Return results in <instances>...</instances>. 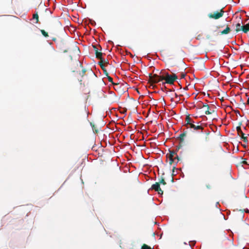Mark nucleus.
Listing matches in <instances>:
<instances>
[{"label": "nucleus", "mask_w": 249, "mask_h": 249, "mask_svg": "<svg viewBox=\"0 0 249 249\" xmlns=\"http://www.w3.org/2000/svg\"><path fill=\"white\" fill-rule=\"evenodd\" d=\"M159 184H162L163 185H165L166 184V182L164 180V178H162L159 181Z\"/></svg>", "instance_id": "obj_23"}, {"label": "nucleus", "mask_w": 249, "mask_h": 249, "mask_svg": "<svg viewBox=\"0 0 249 249\" xmlns=\"http://www.w3.org/2000/svg\"><path fill=\"white\" fill-rule=\"evenodd\" d=\"M243 146L244 147H246V145L245 144H243Z\"/></svg>", "instance_id": "obj_34"}, {"label": "nucleus", "mask_w": 249, "mask_h": 249, "mask_svg": "<svg viewBox=\"0 0 249 249\" xmlns=\"http://www.w3.org/2000/svg\"><path fill=\"white\" fill-rule=\"evenodd\" d=\"M33 18L36 20V22H35L36 23H37L38 22L39 19H38V15L37 12H36V13H35L33 15Z\"/></svg>", "instance_id": "obj_17"}, {"label": "nucleus", "mask_w": 249, "mask_h": 249, "mask_svg": "<svg viewBox=\"0 0 249 249\" xmlns=\"http://www.w3.org/2000/svg\"><path fill=\"white\" fill-rule=\"evenodd\" d=\"M186 136V132H184L181 134H180L179 136L180 137L184 138Z\"/></svg>", "instance_id": "obj_25"}, {"label": "nucleus", "mask_w": 249, "mask_h": 249, "mask_svg": "<svg viewBox=\"0 0 249 249\" xmlns=\"http://www.w3.org/2000/svg\"><path fill=\"white\" fill-rule=\"evenodd\" d=\"M242 163L244 164H248V163H247V161H246V160H244L243 161H242Z\"/></svg>", "instance_id": "obj_28"}, {"label": "nucleus", "mask_w": 249, "mask_h": 249, "mask_svg": "<svg viewBox=\"0 0 249 249\" xmlns=\"http://www.w3.org/2000/svg\"><path fill=\"white\" fill-rule=\"evenodd\" d=\"M206 187L208 189H211V186L210 184L206 185Z\"/></svg>", "instance_id": "obj_29"}, {"label": "nucleus", "mask_w": 249, "mask_h": 249, "mask_svg": "<svg viewBox=\"0 0 249 249\" xmlns=\"http://www.w3.org/2000/svg\"><path fill=\"white\" fill-rule=\"evenodd\" d=\"M171 182H174V178L173 177H172V178H171Z\"/></svg>", "instance_id": "obj_33"}, {"label": "nucleus", "mask_w": 249, "mask_h": 249, "mask_svg": "<svg viewBox=\"0 0 249 249\" xmlns=\"http://www.w3.org/2000/svg\"><path fill=\"white\" fill-rule=\"evenodd\" d=\"M185 122H186V124L187 125H189V126L191 124L194 123V122H192V119L189 115L186 116L185 119Z\"/></svg>", "instance_id": "obj_14"}, {"label": "nucleus", "mask_w": 249, "mask_h": 249, "mask_svg": "<svg viewBox=\"0 0 249 249\" xmlns=\"http://www.w3.org/2000/svg\"><path fill=\"white\" fill-rule=\"evenodd\" d=\"M151 188L154 190L155 191L158 192L159 194L162 195L163 193V191L161 189L160 187V184L159 182H156L155 184L152 185Z\"/></svg>", "instance_id": "obj_8"}, {"label": "nucleus", "mask_w": 249, "mask_h": 249, "mask_svg": "<svg viewBox=\"0 0 249 249\" xmlns=\"http://www.w3.org/2000/svg\"><path fill=\"white\" fill-rule=\"evenodd\" d=\"M80 75L82 77V79L80 80L81 84H82V82L83 81L84 83L86 82L88 83L90 80V79L92 77H93L95 76L94 72L91 70H86L85 69H83L82 71V72L80 73Z\"/></svg>", "instance_id": "obj_2"}, {"label": "nucleus", "mask_w": 249, "mask_h": 249, "mask_svg": "<svg viewBox=\"0 0 249 249\" xmlns=\"http://www.w3.org/2000/svg\"><path fill=\"white\" fill-rule=\"evenodd\" d=\"M199 123H197L196 125L193 124H191L189 127L191 128H193L194 130H201V132H202L204 128L198 124Z\"/></svg>", "instance_id": "obj_9"}, {"label": "nucleus", "mask_w": 249, "mask_h": 249, "mask_svg": "<svg viewBox=\"0 0 249 249\" xmlns=\"http://www.w3.org/2000/svg\"><path fill=\"white\" fill-rule=\"evenodd\" d=\"M98 64L100 66L101 68L105 71V70H106L104 69V60L103 59L102 60H100V61L98 62Z\"/></svg>", "instance_id": "obj_18"}, {"label": "nucleus", "mask_w": 249, "mask_h": 249, "mask_svg": "<svg viewBox=\"0 0 249 249\" xmlns=\"http://www.w3.org/2000/svg\"><path fill=\"white\" fill-rule=\"evenodd\" d=\"M198 107L199 108H203L206 115L212 114L215 112L214 110L210 108L208 104H204L202 102L198 104Z\"/></svg>", "instance_id": "obj_4"}, {"label": "nucleus", "mask_w": 249, "mask_h": 249, "mask_svg": "<svg viewBox=\"0 0 249 249\" xmlns=\"http://www.w3.org/2000/svg\"><path fill=\"white\" fill-rule=\"evenodd\" d=\"M167 159L169 160V163L170 165H172L174 163H177L180 160V159L176 151H169V153L166 155Z\"/></svg>", "instance_id": "obj_3"}, {"label": "nucleus", "mask_w": 249, "mask_h": 249, "mask_svg": "<svg viewBox=\"0 0 249 249\" xmlns=\"http://www.w3.org/2000/svg\"><path fill=\"white\" fill-rule=\"evenodd\" d=\"M92 47H93V48L94 50V51H95V50H98V48H97V47H96L95 45H92Z\"/></svg>", "instance_id": "obj_27"}, {"label": "nucleus", "mask_w": 249, "mask_h": 249, "mask_svg": "<svg viewBox=\"0 0 249 249\" xmlns=\"http://www.w3.org/2000/svg\"><path fill=\"white\" fill-rule=\"evenodd\" d=\"M175 96H176V97H177V96H178V95H177V93H175Z\"/></svg>", "instance_id": "obj_35"}, {"label": "nucleus", "mask_w": 249, "mask_h": 249, "mask_svg": "<svg viewBox=\"0 0 249 249\" xmlns=\"http://www.w3.org/2000/svg\"><path fill=\"white\" fill-rule=\"evenodd\" d=\"M114 89L120 93H122L124 92V85L119 83H113Z\"/></svg>", "instance_id": "obj_7"}, {"label": "nucleus", "mask_w": 249, "mask_h": 249, "mask_svg": "<svg viewBox=\"0 0 249 249\" xmlns=\"http://www.w3.org/2000/svg\"><path fill=\"white\" fill-rule=\"evenodd\" d=\"M142 249H152L150 247L146 244H143L142 247Z\"/></svg>", "instance_id": "obj_22"}, {"label": "nucleus", "mask_w": 249, "mask_h": 249, "mask_svg": "<svg viewBox=\"0 0 249 249\" xmlns=\"http://www.w3.org/2000/svg\"><path fill=\"white\" fill-rule=\"evenodd\" d=\"M224 13V11L223 9H221L219 12L216 11L213 13H210L208 15V17L211 18H213L215 19H219L221 18Z\"/></svg>", "instance_id": "obj_5"}, {"label": "nucleus", "mask_w": 249, "mask_h": 249, "mask_svg": "<svg viewBox=\"0 0 249 249\" xmlns=\"http://www.w3.org/2000/svg\"><path fill=\"white\" fill-rule=\"evenodd\" d=\"M231 28L228 26H227L226 29L221 31L220 33L221 35H227L228 34L231 32Z\"/></svg>", "instance_id": "obj_11"}, {"label": "nucleus", "mask_w": 249, "mask_h": 249, "mask_svg": "<svg viewBox=\"0 0 249 249\" xmlns=\"http://www.w3.org/2000/svg\"><path fill=\"white\" fill-rule=\"evenodd\" d=\"M186 76V74L184 73H181L180 75L181 78H184Z\"/></svg>", "instance_id": "obj_26"}, {"label": "nucleus", "mask_w": 249, "mask_h": 249, "mask_svg": "<svg viewBox=\"0 0 249 249\" xmlns=\"http://www.w3.org/2000/svg\"><path fill=\"white\" fill-rule=\"evenodd\" d=\"M59 49L63 53H67L68 52V47L66 42L61 40L57 43Z\"/></svg>", "instance_id": "obj_6"}, {"label": "nucleus", "mask_w": 249, "mask_h": 249, "mask_svg": "<svg viewBox=\"0 0 249 249\" xmlns=\"http://www.w3.org/2000/svg\"><path fill=\"white\" fill-rule=\"evenodd\" d=\"M240 19V22H238V23L236 24L235 25V27H236V29H235V32L236 33H238L241 31L242 30V26L243 25H241V24H242V20H241V17H240L239 18Z\"/></svg>", "instance_id": "obj_10"}, {"label": "nucleus", "mask_w": 249, "mask_h": 249, "mask_svg": "<svg viewBox=\"0 0 249 249\" xmlns=\"http://www.w3.org/2000/svg\"><path fill=\"white\" fill-rule=\"evenodd\" d=\"M243 12L244 13H246V11H243Z\"/></svg>", "instance_id": "obj_36"}, {"label": "nucleus", "mask_w": 249, "mask_h": 249, "mask_svg": "<svg viewBox=\"0 0 249 249\" xmlns=\"http://www.w3.org/2000/svg\"><path fill=\"white\" fill-rule=\"evenodd\" d=\"M90 125L92 128L93 132L96 133H97L98 132V129H97L96 126L95 125V124H94L92 123H90Z\"/></svg>", "instance_id": "obj_15"}, {"label": "nucleus", "mask_w": 249, "mask_h": 249, "mask_svg": "<svg viewBox=\"0 0 249 249\" xmlns=\"http://www.w3.org/2000/svg\"><path fill=\"white\" fill-rule=\"evenodd\" d=\"M104 63L108 64H109V62H108V61H104Z\"/></svg>", "instance_id": "obj_30"}, {"label": "nucleus", "mask_w": 249, "mask_h": 249, "mask_svg": "<svg viewBox=\"0 0 249 249\" xmlns=\"http://www.w3.org/2000/svg\"><path fill=\"white\" fill-rule=\"evenodd\" d=\"M41 34H42V35L43 36H44L45 37H48L49 36V35H48V34L47 32H46L45 30H41Z\"/></svg>", "instance_id": "obj_19"}, {"label": "nucleus", "mask_w": 249, "mask_h": 249, "mask_svg": "<svg viewBox=\"0 0 249 249\" xmlns=\"http://www.w3.org/2000/svg\"><path fill=\"white\" fill-rule=\"evenodd\" d=\"M241 139L243 140L244 142L247 144L248 143V138L247 136H243V137H241Z\"/></svg>", "instance_id": "obj_21"}, {"label": "nucleus", "mask_w": 249, "mask_h": 249, "mask_svg": "<svg viewBox=\"0 0 249 249\" xmlns=\"http://www.w3.org/2000/svg\"><path fill=\"white\" fill-rule=\"evenodd\" d=\"M177 79L178 76L176 74L173 73L172 74H170L165 71L162 70L160 71L159 75L157 74L153 75L151 73H149L148 81L153 84L165 80L164 83L172 85Z\"/></svg>", "instance_id": "obj_1"}, {"label": "nucleus", "mask_w": 249, "mask_h": 249, "mask_svg": "<svg viewBox=\"0 0 249 249\" xmlns=\"http://www.w3.org/2000/svg\"><path fill=\"white\" fill-rule=\"evenodd\" d=\"M236 130L238 133V135L241 137H243L245 135L244 133L242 132L240 126H237Z\"/></svg>", "instance_id": "obj_13"}, {"label": "nucleus", "mask_w": 249, "mask_h": 249, "mask_svg": "<svg viewBox=\"0 0 249 249\" xmlns=\"http://www.w3.org/2000/svg\"><path fill=\"white\" fill-rule=\"evenodd\" d=\"M95 53V55H96V57L97 58L100 59V60H102L103 59H102V55H103L102 53L99 52L98 51V50H96Z\"/></svg>", "instance_id": "obj_12"}, {"label": "nucleus", "mask_w": 249, "mask_h": 249, "mask_svg": "<svg viewBox=\"0 0 249 249\" xmlns=\"http://www.w3.org/2000/svg\"><path fill=\"white\" fill-rule=\"evenodd\" d=\"M105 72L106 73V75L107 76V79L109 82H111L112 84L113 85V79L110 76H108V74L106 70H105Z\"/></svg>", "instance_id": "obj_16"}, {"label": "nucleus", "mask_w": 249, "mask_h": 249, "mask_svg": "<svg viewBox=\"0 0 249 249\" xmlns=\"http://www.w3.org/2000/svg\"><path fill=\"white\" fill-rule=\"evenodd\" d=\"M182 144H179L178 145L176 146V150L175 151H176V153L177 154V152L179 150V149L182 146Z\"/></svg>", "instance_id": "obj_24"}, {"label": "nucleus", "mask_w": 249, "mask_h": 249, "mask_svg": "<svg viewBox=\"0 0 249 249\" xmlns=\"http://www.w3.org/2000/svg\"><path fill=\"white\" fill-rule=\"evenodd\" d=\"M247 105H249V98L248 99V100L247 102Z\"/></svg>", "instance_id": "obj_32"}, {"label": "nucleus", "mask_w": 249, "mask_h": 249, "mask_svg": "<svg viewBox=\"0 0 249 249\" xmlns=\"http://www.w3.org/2000/svg\"><path fill=\"white\" fill-rule=\"evenodd\" d=\"M180 141L179 144H182V145L184 144V138L180 137V136H178V138Z\"/></svg>", "instance_id": "obj_20"}, {"label": "nucleus", "mask_w": 249, "mask_h": 249, "mask_svg": "<svg viewBox=\"0 0 249 249\" xmlns=\"http://www.w3.org/2000/svg\"><path fill=\"white\" fill-rule=\"evenodd\" d=\"M201 36L200 35H198V36H197V39H199L200 38Z\"/></svg>", "instance_id": "obj_31"}]
</instances>
